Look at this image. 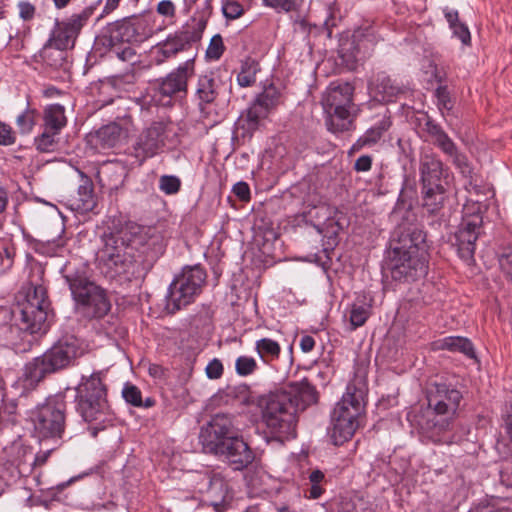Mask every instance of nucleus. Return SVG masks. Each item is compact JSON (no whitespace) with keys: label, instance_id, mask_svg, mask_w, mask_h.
Returning <instances> with one entry per match:
<instances>
[{"label":"nucleus","instance_id":"nucleus-29","mask_svg":"<svg viewBox=\"0 0 512 512\" xmlns=\"http://www.w3.org/2000/svg\"><path fill=\"white\" fill-rule=\"evenodd\" d=\"M424 130L432 138V143L447 156L452 157L459 151L454 141L443 130L441 125L436 123L430 117L427 118L424 124Z\"/></svg>","mask_w":512,"mask_h":512},{"label":"nucleus","instance_id":"nucleus-15","mask_svg":"<svg viewBox=\"0 0 512 512\" xmlns=\"http://www.w3.org/2000/svg\"><path fill=\"white\" fill-rule=\"evenodd\" d=\"M483 219L480 213H465L456 232L450 237L457 255L467 264L474 262L476 241L482 233Z\"/></svg>","mask_w":512,"mask_h":512},{"label":"nucleus","instance_id":"nucleus-55","mask_svg":"<svg viewBox=\"0 0 512 512\" xmlns=\"http://www.w3.org/2000/svg\"><path fill=\"white\" fill-rule=\"evenodd\" d=\"M232 191L241 201H248L250 199V188L246 182H237L233 186Z\"/></svg>","mask_w":512,"mask_h":512},{"label":"nucleus","instance_id":"nucleus-64","mask_svg":"<svg viewBox=\"0 0 512 512\" xmlns=\"http://www.w3.org/2000/svg\"><path fill=\"white\" fill-rule=\"evenodd\" d=\"M295 3L293 0H278V5L273 8L282 9L284 11H291L294 9Z\"/></svg>","mask_w":512,"mask_h":512},{"label":"nucleus","instance_id":"nucleus-35","mask_svg":"<svg viewBox=\"0 0 512 512\" xmlns=\"http://www.w3.org/2000/svg\"><path fill=\"white\" fill-rule=\"evenodd\" d=\"M268 112L253 101L250 107L242 114L239 119V128L247 133H253L258 129L260 121L268 116Z\"/></svg>","mask_w":512,"mask_h":512},{"label":"nucleus","instance_id":"nucleus-20","mask_svg":"<svg viewBox=\"0 0 512 512\" xmlns=\"http://www.w3.org/2000/svg\"><path fill=\"white\" fill-rule=\"evenodd\" d=\"M166 126L163 122H153L137 138L133 149L141 165L147 158L155 156L165 145Z\"/></svg>","mask_w":512,"mask_h":512},{"label":"nucleus","instance_id":"nucleus-2","mask_svg":"<svg viewBox=\"0 0 512 512\" xmlns=\"http://www.w3.org/2000/svg\"><path fill=\"white\" fill-rule=\"evenodd\" d=\"M238 393L244 395L243 403L256 405L269 433L281 442L296 437L298 413L318 401V392L307 378L256 398L248 396L246 386L228 388L229 396H237Z\"/></svg>","mask_w":512,"mask_h":512},{"label":"nucleus","instance_id":"nucleus-60","mask_svg":"<svg viewBox=\"0 0 512 512\" xmlns=\"http://www.w3.org/2000/svg\"><path fill=\"white\" fill-rule=\"evenodd\" d=\"M444 16L449 23V27L455 26L459 23V14L457 10L449 9L448 7L443 9Z\"/></svg>","mask_w":512,"mask_h":512},{"label":"nucleus","instance_id":"nucleus-30","mask_svg":"<svg viewBox=\"0 0 512 512\" xmlns=\"http://www.w3.org/2000/svg\"><path fill=\"white\" fill-rule=\"evenodd\" d=\"M424 130L432 138V143L447 156L452 157L459 151L454 141L443 130L441 125L436 123L430 117L427 118L424 124Z\"/></svg>","mask_w":512,"mask_h":512},{"label":"nucleus","instance_id":"nucleus-48","mask_svg":"<svg viewBox=\"0 0 512 512\" xmlns=\"http://www.w3.org/2000/svg\"><path fill=\"white\" fill-rule=\"evenodd\" d=\"M225 51L223 38L220 34L214 35L206 50V57L210 60H219Z\"/></svg>","mask_w":512,"mask_h":512},{"label":"nucleus","instance_id":"nucleus-56","mask_svg":"<svg viewBox=\"0 0 512 512\" xmlns=\"http://www.w3.org/2000/svg\"><path fill=\"white\" fill-rule=\"evenodd\" d=\"M18 7H19V15L23 20L28 21L34 17L35 7L30 2L21 1V2H19Z\"/></svg>","mask_w":512,"mask_h":512},{"label":"nucleus","instance_id":"nucleus-57","mask_svg":"<svg viewBox=\"0 0 512 512\" xmlns=\"http://www.w3.org/2000/svg\"><path fill=\"white\" fill-rule=\"evenodd\" d=\"M212 1L213 0H205L204 6L201 12V17L199 21V33L201 34L202 30L205 28L207 21L209 17L212 15L213 7H212Z\"/></svg>","mask_w":512,"mask_h":512},{"label":"nucleus","instance_id":"nucleus-1","mask_svg":"<svg viewBox=\"0 0 512 512\" xmlns=\"http://www.w3.org/2000/svg\"><path fill=\"white\" fill-rule=\"evenodd\" d=\"M108 230L99 262L106 278L119 282L144 278L165 251L162 236L153 228L113 220Z\"/></svg>","mask_w":512,"mask_h":512},{"label":"nucleus","instance_id":"nucleus-43","mask_svg":"<svg viewBox=\"0 0 512 512\" xmlns=\"http://www.w3.org/2000/svg\"><path fill=\"white\" fill-rule=\"evenodd\" d=\"M59 133H54V131H48L44 129L41 135L35 138V145L38 151L40 152H52L55 150L57 142L55 140V136Z\"/></svg>","mask_w":512,"mask_h":512},{"label":"nucleus","instance_id":"nucleus-22","mask_svg":"<svg viewBox=\"0 0 512 512\" xmlns=\"http://www.w3.org/2000/svg\"><path fill=\"white\" fill-rule=\"evenodd\" d=\"M124 136L123 128L116 122L100 127L87 136L88 143L97 151L114 148Z\"/></svg>","mask_w":512,"mask_h":512},{"label":"nucleus","instance_id":"nucleus-31","mask_svg":"<svg viewBox=\"0 0 512 512\" xmlns=\"http://www.w3.org/2000/svg\"><path fill=\"white\" fill-rule=\"evenodd\" d=\"M373 298L371 296H358L356 301L351 305L349 324L350 331L363 326L372 314Z\"/></svg>","mask_w":512,"mask_h":512},{"label":"nucleus","instance_id":"nucleus-50","mask_svg":"<svg viewBox=\"0 0 512 512\" xmlns=\"http://www.w3.org/2000/svg\"><path fill=\"white\" fill-rule=\"evenodd\" d=\"M16 255L15 247L5 246L0 250V265L3 271L9 270L14 263V257Z\"/></svg>","mask_w":512,"mask_h":512},{"label":"nucleus","instance_id":"nucleus-25","mask_svg":"<svg viewBox=\"0 0 512 512\" xmlns=\"http://www.w3.org/2000/svg\"><path fill=\"white\" fill-rule=\"evenodd\" d=\"M222 82L215 72L199 75L196 85V97L200 104H211L218 97Z\"/></svg>","mask_w":512,"mask_h":512},{"label":"nucleus","instance_id":"nucleus-19","mask_svg":"<svg viewBox=\"0 0 512 512\" xmlns=\"http://www.w3.org/2000/svg\"><path fill=\"white\" fill-rule=\"evenodd\" d=\"M223 458L234 470L241 471L251 465L255 459L254 451L240 435L239 431L215 454Z\"/></svg>","mask_w":512,"mask_h":512},{"label":"nucleus","instance_id":"nucleus-42","mask_svg":"<svg viewBox=\"0 0 512 512\" xmlns=\"http://www.w3.org/2000/svg\"><path fill=\"white\" fill-rule=\"evenodd\" d=\"M339 56L349 68H353L358 60L359 50L354 40H347L340 45L338 50Z\"/></svg>","mask_w":512,"mask_h":512},{"label":"nucleus","instance_id":"nucleus-8","mask_svg":"<svg viewBox=\"0 0 512 512\" xmlns=\"http://www.w3.org/2000/svg\"><path fill=\"white\" fill-rule=\"evenodd\" d=\"M365 393L362 388L350 383L346 392L331 413L330 437L336 446L350 440L358 427L365 409Z\"/></svg>","mask_w":512,"mask_h":512},{"label":"nucleus","instance_id":"nucleus-33","mask_svg":"<svg viewBox=\"0 0 512 512\" xmlns=\"http://www.w3.org/2000/svg\"><path fill=\"white\" fill-rule=\"evenodd\" d=\"M435 345L437 349L459 352L470 359L476 358L474 346L466 337L448 336L435 342Z\"/></svg>","mask_w":512,"mask_h":512},{"label":"nucleus","instance_id":"nucleus-6","mask_svg":"<svg viewBox=\"0 0 512 512\" xmlns=\"http://www.w3.org/2000/svg\"><path fill=\"white\" fill-rule=\"evenodd\" d=\"M81 354L78 340L64 337L53 344L42 355L27 362L23 369V379L27 386L35 387L47 375L57 373L72 366Z\"/></svg>","mask_w":512,"mask_h":512},{"label":"nucleus","instance_id":"nucleus-41","mask_svg":"<svg viewBox=\"0 0 512 512\" xmlns=\"http://www.w3.org/2000/svg\"><path fill=\"white\" fill-rule=\"evenodd\" d=\"M63 443L49 442L48 444L43 443L40 445V450L35 454L33 462L31 463L32 468L43 467L53 452L58 450Z\"/></svg>","mask_w":512,"mask_h":512},{"label":"nucleus","instance_id":"nucleus-17","mask_svg":"<svg viewBox=\"0 0 512 512\" xmlns=\"http://www.w3.org/2000/svg\"><path fill=\"white\" fill-rule=\"evenodd\" d=\"M94 8L85 7L81 12L71 15L64 21H56L47 43L63 48L72 49L82 28L87 24L92 16Z\"/></svg>","mask_w":512,"mask_h":512},{"label":"nucleus","instance_id":"nucleus-53","mask_svg":"<svg viewBox=\"0 0 512 512\" xmlns=\"http://www.w3.org/2000/svg\"><path fill=\"white\" fill-rule=\"evenodd\" d=\"M453 35L457 37L464 45H468L471 42L470 31L466 24L459 22L455 26L451 27Z\"/></svg>","mask_w":512,"mask_h":512},{"label":"nucleus","instance_id":"nucleus-12","mask_svg":"<svg viewBox=\"0 0 512 512\" xmlns=\"http://www.w3.org/2000/svg\"><path fill=\"white\" fill-rule=\"evenodd\" d=\"M34 437L39 444L64 443L66 429V405L64 402L47 401L38 405L30 414Z\"/></svg>","mask_w":512,"mask_h":512},{"label":"nucleus","instance_id":"nucleus-47","mask_svg":"<svg viewBox=\"0 0 512 512\" xmlns=\"http://www.w3.org/2000/svg\"><path fill=\"white\" fill-rule=\"evenodd\" d=\"M159 188L167 195L176 194L181 188V180L174 175H162L159 178Z\"/></svg>","mask_w":512,"mask_h":512},{"label":"nucleus","instance_id":"nucleus-11","mask_svg":"<svg viewBox=\"0 0 512 512\" xmlns=\"http://www.w3.org/2000/svg\"><path fill=\"white\" fill-rule=\"evenodd\" d=\"M207 274L200 265L185 266L168 287L165 309L174 314L193 303L201 294Z\"/></svg>","mask_w":512,"mask_h":512},{"label":"nucleus","instance_id":"nucleus-61","mask_svg":"<svg viewBox=\"0 0 512 512\" xmlns=\"http://www.w3.org/2000/svg\"><path fill=\"white\" fill-rule=\"evenodd\" d=\"M500 265L504 269L512 280V250L509 253H505L500 258Z\"/></svg>","mask_w":512,"mask_h":512},{"label":"nucleus","instance_id":"nucleus-10","mask_svg":"<svg viewBox=\"0 0 512 512\" xmlns=\"http://www.w3.org/2000/svg\"><path fill=\"white\" fill-rule=\"evenodd\" d=\"M50 301L47 289L42 284L33 285L22 300H18L12 313L20 323V328L30 334L45 332L48 328L47 319Z\"/></svg>","mask_w":512,"mask_h":512},{"label":"nucleus","instance_id":"nucleus-51","mask_svg":"<svg viewBox=\"0 0 512 512\" xmlns=\"http://www.w3.org/2000/svg\"><path fill=\"white\" fill-rule=\"evenodd\" d=\"M435 95L438 100V106L440 109H446L451 110L452 109V103L450 98V93L448 91V87L445 85H440L436 91Z\"/></svg>","mask_w":512,"mask_h":512},{"label":"nucleus","instance_id":"nucleus-59","mask_svg":"<svg viewBox=\"0 0 512 512\" xmlns=\"http://www.w3.org/2000/svg\"><path fill=\"white\" fill-rule=\"evenodd\" d=\"M372 166V157L369 155L360 156L354 164V169L357 172H366L371 169Z\"/></svg>","mask_w":512,"mask_h":512},{"label":"nucleus","instance_id":"nucleus-40","mask_svg":"<svg viewBox=\"0 0 512 512\" xmlns=\"http://www.w3.org/2000/svg\"><path fill=\"white\" fill-rule=\"evenodd\" d=\"M279 98L280 93L278 89L274 85H269L255 98L254 102L270 113L279 104Z\"/></svg>","mask_w":512,"mask_h":512},{"label":"nucleus","instance_id":"nucleus-63","mask_svg":"<svg viewBox=\"0 0 512 512\" xmlns=\"http://www.w3.org/2000/svg\"><path fill=\"white\" fill-rule=\"evenodd\" d=\"M119 2L120 0H106L101 17L114 11L118 7Z\"/></svg>","mask_w":512,"mask_h":512},{"label":"nucleus","instance_id":"nucleus-4","mask_svg":"<svg viewBox=\"0 0 512 512\" xmlns=\"http://www.w3.org/2000/svg\"><path fill=\"white\" fill-rule=\"evenodd\" d=\"M75 392L76 411L88 424L90 435L95 438L112 421L108 388L103 373L98 371L88 376L82 375Z\"/></svg>","mask_w":512,"mask_h":512},{"label":"nucleus","instance_id":"nucleus-28","mask_svg":"<svg viewBox=\"0 0 512 512\" xmlns=\"http://www.w3.org/2000/svg\"><path fill=\"white\" fill-rule=\"evenodd\" d=\"M424 130L432 138V143L447 156L452 157L459 151L454 141L443 130L441 125L436 123L430 117L427 118L424 124Z\"/></svg>","mask_w":512,"mask_h":512},{"label":"nucleus","instance_id":"nucleus-26","mask_svg":"<svg viewBox=\"0 0 512 512\" xmlns=\"http://www.w3.org/2000/svg\"><path fill=\"white\" fill-rule=\"evenodd\" d=\"M204 480L207 483L206 493L210 504L218 511L230 498L228 483L219 473H208Z\"/></svg>","mask_w":512,"mask_h":512},{"label":"nucleus","instance_id":"nucleus-3","mask_svg":"<svg viewBox=\"0 0 512 512\" xmlns=\"http://www.w3.org/2000/svg\"><path fill=\"white\" fill-rule=\"evenodd\" d=\"M411 205L399 198L390 218L394 222L400 219L390 239L386 266L392 280L400 283H412L424 278L428 273V253L425 244L426 234L416 224L410 222L413 214Z\"/></svg>","mask_w":512,"mask_h":512},{"label":"nucleus","instance_id":"nucleus-54","mask_svg":"<svg viewBox=\"0 0 512 512\" xmlns=\"http://www.w3.org/2000/svg\"><path fill=\"white\" fill-rule=\"evenodd\" d=\"M223 374V364L219 359L211 360L206 366V375L209 379H219Z\"/></svg>","mask_w":512,"mask_h":512},{"label":"nucleus","instance_id":"nucleus-38","mask_svg":"<svg viewBox=\"0 0 512 512\" xmlns=\"http://www.w3.org/2000/svg\"><path fill=\"white\" fill-rule=\"evenodd\" d=\"M122 397L126 403L139 408H151L156 403L155 399L152 397H147L143 400L140 389L129 382L125 383L123 386Z\"/></svg>","mask_w":512,"mask_h":512},{"label":"nucleus","instance_id":"nucleus-32","mask_svg":"<svg viewBox=\"0 0 512 512\" xmlns=\"http://www.w3.org/2000/svg\"><path fill=\"white\" fill-rule=\"evenodd\" d=\"M376 95L381 96L382 101H390L394 96L402 92V87L396 80L391 79L385 72H379L370 84Z\"/></svg>","mask_w":512,"mask_h":512},{"label":"nucleus","instance_id":"nucleus-16","mask_svg":"<svg viewBox=\"0 0 512 512\" xmlns=\"http://www.w3.org/2000/svg\"><path fill=\"white\" fill-rule=\"evenodd\" d=\"M239 430L233 423L232 416L218 413L201 427L199 440L203 451L215 455L218 450Z\"/></svg>","mask_w":512,"mask_h":512},{"label":"nucleus","instance_id":"nucleus-27","mask_svg":"<svg viewBox=\"0 0 512 512\" xmlns=\"http://www.w3.org/2000/svg\"><path fill=\"white\" fill-rule=\"evenodd\" d=\"M201 35L199 32H181L174 37H168L159 48V52L164 58L176 56L179 52L191 48L192 43L199 41Z\"/></svg>","mask_w":512,"mask_h":512},{"label":"nucleus","instance_id":"nucleus-46","mask_svg":"<svg viewBox=\"0 0 512 512\" xmlns=\"http://www.w3.org/2000/svg\"><path fill=\"white\" fill-rule=\"evenodd\" d=\"M453 164L459 170L463 177L468 178L469 182L472 183L473 180V168L463 153L460 151L456 152L452 157Z\"/></svg>","mask_w":512,"mask_h":512},{"label":"nucleus","instance_id":"nucleus-36","mask_svg":"<svg viewBox=\"0 0 512 512\" xmlns=\"http://www.w3.org/2000/svg\"><path fill=\"white\" fill-rule=\"evenodd\" d=\"M66 125L65 109L60 104L48 106L44 111V129L59 133Z\"/></svg>","mask_w":512,"mask_h":512},{"label":"nucleus","instance_id":"nucleus-34","mask_svg":"<svg viewBox=\"0 0 512 512\" xmlns=\"http://www.w3.org/2000/svg\"><path fill=\"white\" fill-rule=\"evenodd\" d=\"M391 121L389 116H384L374 126L369 128L352 146V150L358 151L365 146L376 144L383 134L390 128Z\"/></svg>","mask_w":512,"mask_h":512},{"label":"nucleus","instance_id":"nucleus-37","mask_svg":"<svg viewBox=\"0 0 512 512\" xmlns=\"http://www.w3.org/2000/svg\"><path fill=\"white\" fill-rule=\"evenodd\" d=\"M255 351L266 365H271L281 353L279 343L271 338H261L255 342Z\"/></svg>","mask_w":512,"mask_h":512},{"label":"nucleus","instance_id":"nucleus-39","mask_svg":"<svg viewBox=\"0 0 512 512\" xmlns=\"http://www.w3.org/2000/svg\"><path fill=\"white\" fill-rule=\"evenodd\" d=\"M260 70L258 61L246 57L241 62L240 71L237 75V82L241 87L252 86L256 81V74Z\"/></svg>","mask_w":512,"mask_h":512},{"label":"nucleus","instance_id":"nucleus-24","mask_svg":"<svg viewBox=\"0 0 512 512\" xmlns=\"http://www.w3.org/2000/svg\"><path fill=\"white\" fill-rule=\"evenodd\" d=\"M126 176V167L118 161L106 162L97 171L100 185L111 192L123 186Z\"/></svg>","mask_w":512,"mask_h":512},{"label":"nucleus","instance_id":"nucleus-7","mask_svg":"<svg viewBox=\"0 0 512 512\" xmlns=\"http://www.w3.org/2000/svg\"><path fill=\"white\" fill-rule=\"evenodd\" d=\"M140 28V19L135 15L109 23L96 38L95 49L101 56L107 55L110 59L135 62L136 52L130 43L139 41Z\"/></svg>","mask_w":512,"mask_h":512},{"label":"nucleus","instance_id":"nucleus-5","mask_svg":"<svg viewBox=\"0 0 512 512\" xmlns=\"http://www.w3.org/2000/svg\"><path fill=\"white\" fill-rule=\"evenodd\" d=\"M61 273L78 313L88 319H101L108 314L111 303L105 289L91 281L84 268L67 263Z\"/></svg>","mask_w":512,"mask_h":512},{"label":"nucleus","instance_id":"nucleus-23","mask_svg":"<svg viewBox=\"0 0 512 512\" xmlns=\"http://www.w3.org/2000/svg\"><path fill=\"white\" fill-rule=\"evenodd\" d=\"M81 183L75 195L69 199V207L78 213H87L96 206V196L92 180L83 172H79Z\"/></svg>","mask_w":512,"mask_h":512},{"label":"nucleus","instance_id":"nucleus-18","mask_svg":"<svg viewBox=\"0 0 512 512\" xmlns=\"http://www.w3.org/2000/svg\"><path fill=\"white\" fill-rule=\"evenodd\" d=\"M194 72V58H190L165 77L156 80L158 93L167 98L185 97L188 91V80Z\"/></svg>","mask_w":512,"mask_h":512},{"label":"nucleus","instance_id":"nucleus-52","mask_svg":"<svg viewBox=\"0 0 512 512\" xmlns=\"http://www.w3.org/2000/svg\"><path fill=\"white\" fill-rule=\"evenodd\" d=\"M16 136L12 128L0 121V145L9 146L15 143Z\"/></svg>","mask_w":512,"mask_h":512},{"label":"nucleus","instance_id":"nucleus-49","mask_svg":"<svg viewBox=\"0 0 512 512\" xmlns=\"http://www.w3.org/2000/svg\"><path fill=\"white\" fill-rule=\"evenodd\" d=\"M35 110L27 108L16 119V124L22 133H28L35 124Z\"/></svg>","mask_w":512,"mask_h":512},{"label":"nucleus","instance_id":"nucleus-62","mask_svg":"<svg viewBox=\"0 0 512 512\" xmlns=\"http://www.w3.org/2000/svg\"><path fill=\"white\" fill-rule=\"evenodd\" d=\"M315 346V340L312 336L305 335L300 340V348L304 353H308L313 350Z\"/></svg>","mask_w":512,"mask_h":512},{"label":"nucleus","instance_id":"nucleus-44","mask_svg":"<svg viewBox=\"0 0 512 512\" xmlns=\"http://www.w3.org/2000/svg\"><path fill=\"white\" fill-rule=\"evenodd\" d=\"M258 369V364L253 357L239 356L235 361V371L239 376H249Z\"/></svg>","mask_w":512,"mask_h":512},{"label":"nucleus","instance_id":"nucleus-45","mask_svg":"<svg viewBox=\"0 0 512 512\" xmlns=\"http://www.w3.org/2000/svg\"><path fill=\"white\" fill-rule=\"evenodd\" d=\"M245 10L241 3L236 0H223L222 13L227 20H236L244 14Z\"/></svg>","mask_w":512,"mask_h":512},{"label":"nucleus","instance_id":"nucleus-13","mask_svg":"<svg viewBox=\"0 0 512 512\" xmlns=\"http://www.w3.org/2000/svg\"><path fill=\"white\" fill-rule=\"evenodd\" d=\"M443 162L433 153L420 158V182L423 207L429 213L438 212L447 198V191L442 183Z\"/></svg>","mask_w":512,"mask_h":512},{"label":"nucleus","instance_id":"nucleus-9","mask_svg":"<svg viewBox=\"0 0 512 512\" xmlns=\"http://www.w3.org/2000/svg\"><path fill=\"white\" fill-rule=\"evenodd\" d=\"M354 87L348 82H332L322 97V106L327 114L326 125L333 133L351 129Z\"/></svg>","mask_w":512,"mask_h":512},{"label":"nucleus","instance_id":"nucleus-58","mask_svg":"<svg viewBox=\"0 0 512 512\" xmlns=\"http://www.w3.org/2000/svg\"><path fill=\"white\" fill-rule=\"evenodd\" d=\"M157 12L165 17H173L175 15V5L170 0H162L157 5Z\"/></svg>","mask_w":512,"mask_h":512},{"label":"nucleus","instance_id":"nucleus-21","mask_svg":"<svg viewBox=\"0 0 512 512\" xmlns=\"http://www.w3.org/2000/svg\"><path fill=\"white\" fill-rule=\"evenodd\" d=\"M34 60L41 63L51 71L69 72L71 61L69 52L63 48L45 43L38 54L34 55Z\"/></svg>","mask_w":512,"mask_h":512},{"label":"nucleus","instance_id":"nucleus-14","mask_svg":"<svg viewBox=\"0 0 512 512\" xmlns=\"http://www.w3.org/2000/svg\"><path fill=\"white\" fill-rule=\"evenodd\" d=\"M462 398V393L451 384L432 383L427 390V401L429 413L434 416L433 420H428V428L448 429L449 420L458 410Z\"/></svg>","mask_w":512,"mask_h":512}]
</instances>
